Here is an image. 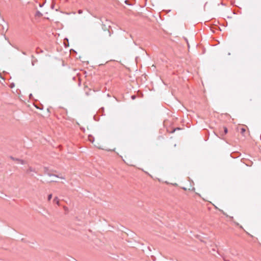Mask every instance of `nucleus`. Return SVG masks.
Returning a JSON list of instances; mask_svg holds the SVG:
<instances>
[{
  "label": "nucleus",
  "mask_w": 261,
  "mask_h": 261,
  "mask_svg": "<svg viewBox=\"0 0 261 261\" xmlns=\"http://www.w3.org/2000/svg\"><path fill=\"white\" fill-rule=\"evenodd\" d=\"M100 38L102 39H106L110 37L111 35V33L110 31L107 29V28H105L103 32L100 34Z\"/></svg>",
  "instance_id": "f03ea898"
},
{
  "label": "nucleus",
  "mask_w": 261,
  "mask_h": 261,
  "mask_svg": "<svg viewBox=\"0 0 261 261\" xmlns=\"http://www.w3.org/2000/svg\"><path fill=\"white\" fill-rule=\"evenodd\" d=\"M173 185H175V186H177V184H173Z\"/></svg>",
  "instance_id": "9b49d317"
},
{
  "label": "nucleus",
  "mask_w": 261,
  "mask_h": 261,
  "mask_svg": "<svg viewBox=\"0 0 261 261\" xmlns=\"http://www.w3.org/2000/svg\"><path fill=\"white\" fill-rule=\"evenodd\" d=\"M54 202L56 203H57L58 205H59V203H60V200L59 199H58V198L57 197H56L54 199Z\"/></svg>",
  "instance_id": "39448f33"
},
{
  "label": "nucleus",
  "mask_w": 261,
  "mask_h": 261,
  "mask_svg": "<svg viewBox=\"0 0 261 261\" xmlns=\"http://www.w3.org/2000/svg\"><path fill=\"white\" fill-rule=\"evenodd\" d=\"M89 140L94 145L95 147L98 148L99 149L106 150L107 151H114L115 150V149L111 150V149H107L105 148V147L101 144V143L98 142H95L94 138L91 136H89Z\"/></svg>",
  "instance_id": "f257e3e1"
},
{
  "label": "nucleus",
  "mask_w": 261,
  "mask_h": 261,
  "mask_svg": "<svg viewBox=\"0 0 261 261\" xmlns=\"http://www.w3.org/2000/svg\"><path fill=\"white\" fill-rule=\"evenodd\" d=\"M124 159H123V161L128 165L129 166H133V163L130 159V156L128 155L125 154L124 155Z\"/></svg>",
  "instance_id": "7ed1b4c3"
},
{
  "label": "nucleus",
  "mask_w": 261,
  "mask_h": 261,
  "mask_svg": "<svg viewBox=\"0 0 261 261\" xmlns=\"http://www.w3.org/2000/svg\"><path fill=\"white\" fill-rule=\"evenodd\" d=\"M26 172L28 173H30L31 172H35V170L33 167H29Z\"/></svg>",
  "instance_id": "20e7f679"
},
{
  "label": "nucleus",
  "mask_w": 261,
  "mask_h": 261,
  "mask_svg": "<svg viewBox=\"0 0 261 261\" xmlns=\"http://www.w3.org/2000/svg\"><path fill=\"white\" fill-rule=\"evenodd\" d=\"M78 13H79V14H82L83 13V11L81 10H79L78 11Z\"/></svg>",
  "instance_id": "9d476101"
},
{
  "label": "nucleus",
  "mask_w": 261,
  "mask_h": 261,
  "mask_svg": "<svg viewBox=\"0 0 261 261\" xmlns=\"http://www.w3.org/2000/svg\"><path fill=\"white\" fill-rule=\"evenodd\" d=\"M246 132V128L245 127H243L241 128V133L244 135L245 132Z\"/></svg>",
  "instance_id": "423d86ee"
},
{
  "label": "nucleus",
  "mask_w": 261,
  "mask_h": 261,
  "mask_svg": "<svg viewBox=\"0 0 261 261\" xmlns=\"http://www.w3.org/2000/svg\"><path fill=\"white\" fill-rule=\"evenodd\" d=\"M16 160L18 162V163H20L21 164H25V162L23 160H18V159H17Z\"/></svg>",
  "instance_id": "0eeeda50"
},
{
  "label": "nucleus",
  "mask_w": 261,
  "mask_h": 261,
  "mask_svg": "<svg viewBox=\"0 0 261 261\" xmlns=\"http://www.w3.org/2000/svg\"><path fill=\"white\" fill-rule=\"evenodd\" d=\"M223 128H224V134H226L228 133V129H227V127H224Z\"/></svg>",
  "instance_id": "6e6552de"
},
{
  "label": "nucleus",
  "mask_w": 261,
  "mask_h": 261,
  "mask_svg": "<svg viewBox=\"0 0 261 261\" xmlns=\"http://www.w3.org/2000/svg\"><path fill=\"white\" fill-rule=\"evenodd\" d=\"M51 198H52V194L48 195V200L50 201V199H51Z\"/></svg>",
  "instance_id": "1a4fd4ad"
}]
</instances>
